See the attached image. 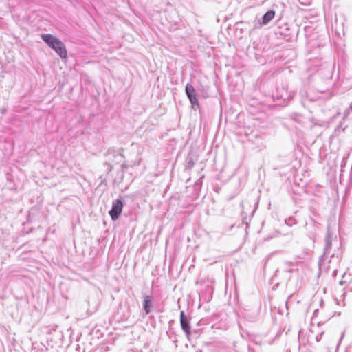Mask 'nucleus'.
<instances>
[{
	"mask_svg": "<svg viewBox=\"0 0 352 352\" xmlns=\"http://www.w3.org/2000/svg\"><path fill=\"white\" fill-rule=\"evenodd\" d=\"M337 272H338V270H336V269L333 270V276H336L337 275Z\"/></svg>",
	"mask_w": 352,
	"mask_h": 352,
	"instance_id": "16",
	"label": "nucleus"
},
{
	"mask_svg": "<svg viewBox=\"0 0 352 352\" xmlns=\"http://www.w3.org/2000/svg\"><path fill=\"white\" fill-rule=\"evenodd\" d=\"M342 175H343V173H342V170H341V173L340 174V177H342Z\"/></svg>",
	"mask_w": 352,
	"mask_h": 352,
	"instance_id": "18",
	"label": "nucleus"
},
{
	"mask_svg": "<svg viewBox=\"0 0 352 352\" xmlns=\"http://www.w3.org/2000/svg\"><path fill=\"white\" fill-rule=\"evenodd\" d=\"M186 94L192 104V107L195 106H199V101L197 98V94L194 87L190 84H187L186 85Z\"/></svg>",
	"mask_w": 352,
	"mask_h": 352,
	"instance_id": "4",
	"label": "nucleus"
},
{
	"mask_svg": "<svg viewBox=\"0 0 352 352\" xmlns=\"http://www.w3.org/2000/svg\"><path fill=\"white\" fill-rule=\"evenodd\" d=\"M153 307V298L151 296H146L144 298L143 309L146 314H148L151 311Z\"/></svg>",
	"mask_w": 352,
	"mask_h": 352,
	"instance_id": "7",
	"label": "nucleus"
},
{
	"mask_svg": "<svg viewBox=\"0 0 352 352\" xmlns=\"http://www.w3.org/2000/svg\"><path fill=\"white\" fill-rule=\"evenodd\" d=\"M275 12L272 10L267 11L262 17L261 25L268 24L274 17Z\"/></svg>",
	"mask_w": 352,
	"mask_h": 352,
	"instance_id": "8",
	"label": "nucleus"
},
{
	"mask_svg": "<svg viewBox=\"0 0 352 352\" xmlns=\"http://www.w3.org/2000/svg\"><path fill=\"white\" fill-rule=\"evenodd\" d=\"M321 98L320 96H318L317 98H314L312 97H310V100H320Z\"/></svg>",
	"mask_w": 352,
	"mask_h": 352,
	"instance_id": "15",
	"label": "nucleus"
},
{
	"mask_svg": "<svg viewBox=\"0 0 352 352\" xmlns=\"http://www.w3.org/2000/svg\"><path fill=\"white\" fill-rule=\"evenodd\" d=\"M294 93L289 91L288 86H282L278 87L276 91V97L278 99H282L283 101H289L294 97Z\"/></svg>",
	"mask_w": 352,
	"mask_h": 352,
	"instance_id": "3",
	"label": "nucleus"
},
{
	"mask_svg": "<svg viewBox=\"0 0 352 352\" xmlns=\"http://www.w3.org/2000/svg\"><path fill=\"white\" fill-rule=\"evenodd\" d=\"M321 336H322V334H320V336H316V340L318 342L321 339Z\"/></svg>",
	"mask_w": 352,
	"mask_h": 352,
	"instance_id": "17",
	"label": "nucleus"
},
{
	"mask_svg": "<svg viewBox=\"0 0 352 352\" xmlns=\"http://www.w3.org/2000/svg\"><path fill=\"white\" fill-rule=\"evenodd\" d=\"M344 333H345V331H344V332L342 333V336H341V338H340V341H339L338 345L340 344V342H341V341H342V338H344Z\"/></svg>",
	"mask_w": 352,
	"mask_h": 352,
	"instance_id": "14",
	"label": "nucleus"
},
{
	"mask_svg": "<svg viewBox=\"0 0 352 352\" xmlns=\"http://www.w3.org/2000/svg\"><path fill=\"white\" fill-rule=\"evenodd\" d=\"M340 285H343V281L342 280L340 281Z\"/></svg>",
	"mask_w": 352,
	"mask_h": 352,
	"instance_id": "19",
	"label": "nucleus"
},
{
	"mask_svg": "<svg viewBox=\"0 0 352 352\" xmlns=\"http://www.w3.org/2000/svg\"><path fill=\"white\" fill-rule=\"evenodd\" d=\"M180 323L182 329L186 333L187 336L190 333V325L189 322V319L186 317L184 311H182L180 313Z\"/></svg>",
	"mask_w": 352,
	"mask_h": 352,
	"instance_id": "5",
	"label": "nucleus"
},
{
	"mask_svg": "<svg viewBox=\"0 0 352 352\" xmlns=\"http://www.w3.org/2000/svg\"><path fill=\"white\" fill-rule=\"evenodd\" d=\"M41 38L49 47L54 50H56L58 47L63 45V43L60 39L50 34H42Z\"/></svg>",
	"mask_w": 352,
	"mask_h": 352,
	"instance_id": "1",
	"label": "nucleus"
},
{
	"mask_svg": "<svg viewBox=\"0 0 352 352\" xmlns=\"http://www.w3.org/2000/svg\"><path fill=\"white\" fill-rule=\"evenodd\" d=\"M123 208V203L120 199H116L113 201L111 209L109 211V215L112 220L115 221L118 219Z\"/></svg>",
	"mask_w": 352,
	"mask_h": 352,
	"instance_id": "2",
	"label": "nucleus"
},
{
	"mask_svg": "<svg viewBox=\"0 0 352 352\" xmlns=\"http://www.w3.org/2000/svg\"><path fill=\"white\" fill-rule=\"evenodd\" d=\"M299 3L304 6H309L311 3V0H298Z\"/></svg>",
	"mask_w": 352,
	"mask_h": 352,
	"instance_id": "12",
	"label": "nucleus"
},
{
	"mask_svg": "<svg viewBox=\"0 0 352 352\" xmlns=\"http://www.w3.org/2000/svg\"><path fill=\"white\" fill-rule=\"evenodd\" d=\"M56 53L63 58L67 57V50L65 45H62L60 47H58L56 50H55Z\"/></svg>",
	"mask_w": 352,
	"mask_h": 352,
	"instance_id": "9",
	"label": "nucleus"
},
{
	"mask_svg": "<svg viewBox=\"0 0 352 352\" xmlns=\"http://www.w3.org/2000/svg\"><path fill=\"white\" fill-rule=\"evenodd\" d=\"M292 178L293 180L289 181V182L292 183V186L294 188V190H296L298 193H299L300 190H304L307 182H305L302 177Z\"/></svg>",
	"mask_w": 352,
	"mask_h": 352,
	"instance_id": "6",
	"label": "nucleus"
},
{
	"mask_svg": "<svg viewBox=\"0 0 352 352\" xmlns=\"http://www.w3.org/2000/svg\"><path fill=\"white\" fill-rule=\"evenodd\" d=\"M325 241H326V244H325V248H324V253L327 254L328 250L329 249H331V236L329 234V233H328L327 237H326V239H325Z\"/></svg>",
	"mask_w": 352,
	"mask_h": 352,
	"instance_id": "10",
	"label": "nucleus"
},
{
	"mask_svg": "<svg viewBox=\"0 0 352 352\" xmlns=\"http://www.w3.org/2000/svg\"><path fill=\"white\" fill-rule=\"evenodd\" d=\"M351 109H352V105L351 106Z\"/></svg>",
	"mask_w": 352,
	"mask_h": 352,
	"instance_id": "20",
	"label": "nucleus"
},
{
	"mask_svg": "<svg viewBox=\"0 0 352 352\" xmlns=\"http://www.w3.org/2000/svg\"><path fill=\"white\" fill-rule=\"evenodd\" d=\"M111 154L108 155L109 160H111ZM117 162L122 163L124 162V157L120 153H116L113 155Z\"/></svg>",
	"mask_w": 352,
	"mask_h": 352,
	"instance_id": "11",
	"label": "nucleus"
},
{
	"mask_svg": "<svg viewBox=\"0 0 352 352\" xmlns=\"http://www.w3.org/2000/svg\"><path fill=\"white\" fill-rule=\"evenodd\" d=\"M104 166H107V170H111V168H113V165L110 164L109 162H106L104 164Z\"/></svg>",
	"mask_w": 352,
	"mask_h": 352,
	"instance_id": "13",
	"label": "nucleus"
}]
</instances>
